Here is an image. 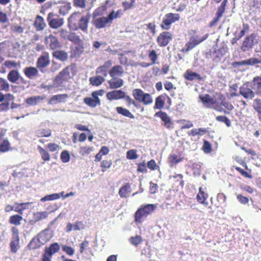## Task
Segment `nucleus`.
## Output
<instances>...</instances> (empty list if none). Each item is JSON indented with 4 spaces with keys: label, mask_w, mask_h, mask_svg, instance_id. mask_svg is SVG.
Instances as JSON below:
<instances>
[{
    "label": "nucleus",
    "mask_w": 261,
    "mask_h": 261,
    "mask_svg": "<svg viewBox=\"0 0 261 261\" xmlns=\"http://www.w3.org/2000/svg\"><path fill=\"white\" fill-rule=\"evenodd\" d=\"M185 76L187 80L190 81H193L194 80H198L200 81L202 80V77H201L200 74L196 72H193L192 71H187Z\"/></svg>",
    "instance_id": "obj_34"
},
{
    "label": "nucleus",
    "mask_w": 261,
    "mask_h": 261,
    "mask_svg": "<svg viewBox=\"0 0 261 261\" xmlns=\"http://www.w3.org/2000/svg\"><path fill=\"white\" fill-rule=\"evenodd\" d=\"M124 92L120 90H116L107 93V97L110 100L122 99L124 96Z\"/></svg>",
    "instance_id": "obj_16"
},
{
    "label": "nucleus",
    "mask_w": 261,
    "mask_h": 261,
    "mask_svg": "<svg viewBox=\"0 0 261 261\" xmlns=\"http://www.w3.org/2000/svg\"><path fill=\"white\" fill-rule=\"evenodd\" d=\"M44 98L45 97L42 96H34L27 98L25 102L29 106H35L43 100Z\"/></svg>",
    "instance_id": "obj_21"
},
{
    "label": "nucleus",
    "mask_w": 261,
    "mask_h": 261,
    "mask_svg": "<svg viewBox=\"0 0 261 261\" xmlns=\"http://www.w3.org/2000/svg\"><path fill=\"white\" fill-rule=\"evenodd\" d=\"M89 17L82 15L80 12L72 13L68 19V26L70 30L77 31L81 30L86 33L88 31Z\"/></svg>",
    "instance_id": "obj_1"
},
{
    "label": "nucleus",
    "mask_w": 261,
    "mask_h": 261,
    "mask_svg": "<svg viewBox=\"0 0 261 261\" xmlns=\"http://www.w3.org/2000/svg\"><path fill=\"white\" fill-rule=\"evenodd\" d=\"M155 116H158L164 122V125L167 128L171 127L170 119L167 114L162 111H160L155 113Z\"/></svg>",
    "instance_id": "obj_23"
},
{
    "label": "nucleus",
    "mask_w": 261,
    "mask_h": 261,
    "mask_svg": "<svg viewBox=\"0 0 261 261\" xmlns=\"http://www.w3.org/2000/svg\"><path fill=\"white\" fill-rule=\"evenodd\" d=\"M60 249V246L58 243H54L50 245V246L45 250V253L49 256L57 252Z\"/></svg>",
    "instance_id": "obj_28"
},
{
    "label": "nucleus",
    "mask_w": 261,
    "mask_h": 261,
    "mask_svg": "<svg viewBox=\"0 0 261 261\" xmlns=\"http://www.w3.org/2000/svg\"><path fill=\"white\" fill-rule=\"evenodd\" d=\"M239 93L244 98L247 99H252L254 96V92L247 85H244L242 86L240 89Z\"/></svg>",
    "instance_id": "obj_18"
},
{
    "label": "nucleus",
    "mask_w": 261,
    "mask_h": 261,
    "mask_svg": "<svg viewBox=\"0 0 261 261\" xmlns=\"http://www.w3.org/2000/svg\"><path fill=\"white\" fill-rule=\"evenodd\" d=\"M38 150L43 160L44 161H48L50 160V155L49 153L40 146H38Z\"/></svg>",
    "instance_id": "obj_44"
},
{
    "label": "nucleus",
    "mask_w": 261,
    "mask_h": 261,
    "mask_svg": "<svg viewBox=\"0 0 261 261\" xmlns=\"http://www.w3.org/2000/svg\"><path fill=\"white\" fill-rule=\"evenodd\" d=\"M53 56L57 59L62 62L67 60L68 58L67 53L62 50H56L53 53Z\"/></svg>",
    "instance_id": "obj_26"
},
{
    "label": "nucleus",
    "mask_w": 261,
    "mask_h": 261,
    "mask_svg": "<svg viewBox=\"0 0 261 261\" xmlns=\"http://www.w3.org/2000/svg\"><path fill=\"white\" fill-rule=\"evenodd\" d=\"M19 240L16 239H12L10 243V247L11 251L13 253H16L18 249V244Z\"/></svg>",
    "instance_id": "obj_49"
},
{
    "label": "nucleus",
    "mask_w": 261,
    "mask_h": 261,
    "mask_svg": "<svg viewBox=\"0 0 261 261\" xmlns=\"http://www.w3.org/2000/svg\"><path fill=\"white\" fill-rule=\"evenodd\" d=\"M126 158L129 160L136 159L138 158L136 150L131 149L128 150L126 153Z\"/></svg>",
    "instance_id": "obj_57"
},
{
    "label": "nucleus",
    "mask_w": 261,
    "mask_h": 261,
    "mask_svg": "<svg viewBox=\"0 0 261 261\" xmlns=\"http://www.w3.org/2000/svg\"><path fill=\"white\" fill-rule=\"evenodd\" d=\"M33 202H26V203H15L14 211L17 212L20 215L23 214V211L24 210L28 209L29 208V205L32 204Z\"/></svg>",
    "instance_id": "obj_24"
},
{
    "label": "nucleus",
    "mask_w": 261,
    "mask_h": 261,
    "mask_svg": "<svg viewBox=\"0 0 261 261\" xmlns=\"http://www.w3.org/2000/svg\"><path fill=\"white\" fill-rule=\"evenodd\" d=\"M117 112L125 117L134 119V116L130 112V111L121 107H118L116 108Z\"/></svg>",
    "instance_id": "obj_32"
},
{
    "label": "nucleus",
    "mask_w": 261,
    "mask_h": 261,
    "mask_svg": "<svg viewBox=\"0 0 261 261\" xmlns=\"http://www.w3.org/2000/svg\"><path fill=\"white\" fill-rule=\"evenodd\" d=\"M0 86L1 90L8 91L10 89V85L8 82L4 79L0 77Z\"/></svg>",
    "instance_id": "obj_51"
},
{
    "label": "nucleus",
    "mask_w": 261,
    "mask_h": 261,
    "mask_svg": "<svg viewBox=\"0 0 261 261\" xmlns=\"http://www.w3.org/2000/svg\"><path fill=\"white\" fill-rule=\"evenodd\" d=\"M164 100L165 96L163 95H160L156 97L154 108L158 109H161L163 108L164 105Z\"/></svg>",
    "instance_id": "obj_42"
},
{
    "label": "nucleus",
    "mask_w": 261,
    "mask_h": 261,
    "mask_svg": "<svg viewBox=\"0 0 261 261\" xmlns=\"http://www.w3.org/2000/svg\"><path fill=\"white\" fill-rule=\"evenodd\" d=\"M67 97L68 95L66 94L54 95L49 99L48 103L50 105H56L57 102H65Z\"/></svg>",
    "instance_id": "obj_19"
},
{
    "label": "nucleus",
    "mask_w": 261,
    "mask_h": 261,
    "mask_svg": "<svg viewBox=\"0 0 261 261\" xmlns=\"http://www.w3.org/2000/svg\"><path fill=\"white\" fill-rule=\"evenodd\" d=\"M84 102L90 107L95 108L99 105L94 99L91 97H86L84 99Z\"/></svg>",
    "instance_id": "obj_55"
},
{
    "label": "nucleus",
    "mask_w": 261,
    "mask_h": 261,
    "mask_svg": "<svg viewBox=\"0 0 261 261\" xmlns=\"http://www.w3.org/2000/svg\"><path fill=\"white\" fill-rule=\"evenodd\" d=\"M93 151V147L83 146L80 147L79 153L81 155L84 156L90 154Z\"/></svg>",
    "instance_id": "obj_47"
},
{
    "label": "nucleus",
    "mask_w": 261,
    "mask_h": 261,
    "mask_svg": "<svg viewBox=\"0 0 261 261\" xmlns=\"http://www.w3.org/2000/svg\"><path fill=\"white\" fill-rule=\"evenodd\" d=\"M255 36L253 34L247 36L243 42L241 46L242 50L245 51L251 48L253 46V40Z\"/></svg>",
    "instance_id": "obj_15"
},
{
    "label": "nucleus",
    "mask_w": 261,
    "mask_h": 261,
    "mask_svg": "<svg viewBox=\"0 0 261 261\" xmlns=\"http://www.w3.org/2000/svg\"><path fill=\"white\" fill-rule=\"evenodd\" d=\"M179 18L178 14L170 13L166 14L163 19L161 24V27L166 30H168L170 28L171 24L178 20Z\"/></svg>",
    "instance_id": "obj_4"
},
{
    "label": "nucleus",
    "mask_w": 261,
    "mask_h": 261,
    "mask_svg": "<svg viewBox=\"0 0 261 261\" xmlns=\"http://www.w3.org/2000/svg\"><path fill=\"white\" fill-rule=\"evenodd\" d=\"M48 215L47 212H38L33 214V219L30 221V223L32 225H34L37 222L43 219H46Z\"/></svg>",
    "instance_id": "obj_17"
},
{
    "label": "nucleus",
    "mask_w": 261,
    "mask_h": 261,
    "mask_svg": "<svg viewBox=\"0 0 261 261\" xmlns=\"http://www.w3.org/2000/svg\"><path fill=\"white\" fill-rule=\"evenodd\" d=\"M238 200L243 204H247L249 202V199L248 197L244 196L242 194H239L237 196Z\"/></svg>",
    "instance_id": "obj_61"
},
{
    "label": "nucleus",
    "mask_w": 261,
    "mask_h": 261,
    "mask_svg": "<svg viewBox=\"0 0 261 261\" xmlns=\"http://www.w3.org/2000/svg\"><path fill=\"white\" fill-rule=\"evenodd\" d=\"M145 93L140 89H135L133 91V95L134 98L140 102L141 101Z\"/></svg>",
    "instance_id": "obj_41"
},
{
    "label": "nucleus",
    "mask_w": 261,
    "mask_h": 261,
    "mask_svg": "<svg viewBox=\"0 0 261 261\" xmlns=\"http://www.w3.org/2000/svg\"><path fill=\"white\" fill-rule=\"evenodd\" d=\"M124 73L123 67L120 65H116L110 70L109 74L112 77L121 76Z\"/></svg>",
    "instance_id": "obj_20"
},
{
    "label": "nucleus",
    "mask_w": 261,
    "mask_h": 261,
    "mask_svg": "<svg viewBox=\"0 0 261 261\" xmlns=\"http://www.w3.org/2000/svg\"><path fill=\"white\" fill-rule=\"evenodd\" d=\"M199 98L202 103L205 105L207 108H211V105H215L213 108L219 112H224L225 113H229V112H227L224 110L221 106H219L217 105V101L212 97L209 94H206L204 95H200Z\"/></svg>",
    "instance_id": "obj_3"
},
{
    "label": "nucleus",
    "mask_w": 261,
    "mask_h": 261,
    "mask_svg": "<svg viewBox=\"0 0 261 261\" xmlns=\"http://www.w3.org/2000/svg\"><path fill=\"white\" fill-rule=\"evenodd\" d=\"M143 241L142 238L140 236L137 235L135 237H131L129 239V243L134 246H138Z\"/></svg>",
    "instance_id": "obj_40"
},
{
    "label": "nucleus",
    "mask_w": 261,
    "mask_h": 261,
    "mask_svg": "<svg viewBox=\"0 0 261 261\" xmlns=\"http://www.w3.org/2000/svg\"><path fill=\"white\" fill-rule=\"evenodd\" d=\"M227 2V0H223L220 6L218 7L216 12V17L210 22V25L211 27L215 25L219 20L220 18L222 16L225 12Z\"/></svg>",
    "instance_id": "obj_7"
},
{
    "label": "nucleus",
    "mask_w": 261,
    "mask_h": 261,
    "mask_svg": "<svg viewBox=\"0 0 261 261\" xmlns=\"http://www.w3.org/2000/svg\"><path fill=\"white\" fill-rule=\"evenodd\" d=\"M60 198V194L58 193H54L50 195H46L41 199V201L45 202L46 201H50L58 199Z\"/></svg>",
    "instance_id": "obj_45"
},
{
    "label": "nucleus",
    "mask_w": 261,
    "mask_h": 261,
    "mask_svg": "<svg viewBox=\"0 0 261 261\" xmlns=\"http://www.w3.org/2000/svg\"><path fill=\"white\" fill-rule=\"evenodd\" d=\"M196 198L198 202L207 205V202H205V200L207 198V195L204 192L202 191L201 188L199 189V192L197 194Z\"/></svg>",
    "instance_id": "obj_33"
},
{
    "label": "nucleus",
    "mask_w": 261,
    "mask_h": 261,
    "mask_svg": "<svg viewBox=\"0 0 261 261\" xmlns=\"http://www.w3.org/2000/svg\"><path fill=\"white\" fill-rule=\"evenodd\" d=\"M148 57L150 60L152 61L151 64H154L155 63L156 60L158 59V55L156 53V51L154 50H152L150 51Z\"/></svg>",
    "instance_id": "obj_62"
},
{
    "label": "nucleus",
    "mask_w": 261,
    "mask_h": 261,
    "mask_svg": "<svg viewBox=\"0 0 261 261\" xmlns=\"http://www.w3.org/2000/svg\"><path fill=\"white\" fill-rule=\"evenodd\" d=\"M225 50L222 47L218 49L215 48L213 51H210L209 55L211 58L214 61H219L222 57L225 55Z\"/></svg>",
    "instance_id": "obj_13"
},
{
    "label": "nucleus",
    "mask_w": 261,
    "mask_h": 261,
    "mask_svg": "<svg viewBox=\"0 0 261 261\" xmlns=\"http://www.w3.org/2000/svg\"><path fill=\"white\" fill-rule=\"evenodd\" d=\"M34 25L37 31H42L45 28L46 24L43 17L40 16H37L34 23Z\"/></svg>",
    "instance_id": "obj_25"
},
{
    "label": "nucleus",
    "mask_w": 261,
    "mask_h": 261,
    "mask_svg": "<svg viewBox=\"0 0 261 261\" xmlns=\"http://www.w3.org/2000/svg\"><path fill=\"white\" fill-rule=\"evenodd\" d=\"M19 74L17 70H12L7 75L8 80L12 83H16L19 79Z\"/></svg>",
    "instance_id": "obj_27"
},
{
    "label": "nucleus",
    "mask_w": 261,
    "mask_h": 261,
    "mask_svg": "<svg viewBox=\"0 0 261 261\" xmlns=\"http://www.w3.org/2000/svg\"><path fill=\"white\" fill-rule=\"evenodd\" d=\"M24 73L28 78L32 79L38 74V71L35 67H29L24 69Z\"/></svg>",
    "instance_id": "obj_29"
},
{
    "label": "nucleus",
    "mask_w": 261,
    "mask_h": 261,
    "mask_svg": "<svg viewBox=\"0 0 261 261\" xmlns=\"http://www.w3.org/2000/svg\"><path fill=\"white\" fill-rule=\"evenodd\" d=\"M45 42L46 45L52 50L56 49L61 46L58 39L53 35H49L46 37Z\"/></svg>",
    "instance_id": "obj_8"
},
{
    "label": "nucleus",
    "mask_w": 261,
    "mask_h": 261,
    "mask_svg": "<svg viewBox=\"0 0 261 261\" xmlns=\"http://www.w3.org/2000/svg\"><path fill=\"white\" fill-rule=\"evenodd\" d=\"M169 161L171 166L176 165L179 162V158L174 153L171 154L169 157Z\"/></svg>",
    "instance_id": "obj_52"
},
{
    "label": "nucleus",
    "mask_w": 261,
    "mask_h": 261,
    "mask_svg": "<svg viewBox=\"0 0 261 261\" xmlns=\"http://www.w3.org/2000/svg\"><path fill=\"white\" fill-rule=\"evenodd\" d=\"M172 35L168 32H164L160 34L157 39V42L160 46H166L171 40Z\"/></svg>",
    "instance_id": "obj_11"
},
{
    "label": "nucleus",
    "mask_w": 261,
    "mask_h": 261,
    "mask_svg": "<svg viewBox=\"0 0 261 261\" xmlns=\"http://www.w3.org/2000/svg\"><path fill=\"white\" fill-rule=\"evenodd\" d=\"M72 226L73 230H80L85 228V225L82 221H77Z\"/></svg>",
    "instance_id": "obj_59"
},
{
    "label": "nucleus",
    "mask_w": 261,
    "mask_h": 261,
    "mask_svg": "<svg viewBox=\"0 0 261 261\" xmlns=\"http://www.w3.org/2000/svg\"><path fill=\"white\" fill-rule=\"evenodd\" d=\"M10 149V143L7 140H4L0 144V151L3 152L8 151Z\"/></svg>",
    "instance_id": "obj_50"
},
{
    "label": "nucleus",
    "mask_w": 261,
    "mask_h": 261,
    "mask_svg": "<svg viewBox=\"0 0 261 261\" xmlns=\"http://www.w3.org/2000/svg\"><path fill=\"white\" fill-rule=\"evenodd\" d=\"M74 5L77 7L84 8L86 7L85 0H74Z\"/></svg>",
    "instance_id": "obj_64"
},
{
    "label": "nucleus",
    "mask_w": 261,
    "mask_h": 261,
    "mask_svg": "<svg viewBox=\"0 0 261 261\" xmlns=\"http://www.w3.org/2000/svg\"><path fill=\"white\" fill-rule=\"evenodd\" d=\"M105 81V78L101 75H97L89 79V82L93 86H99Z\"/></svg>",
    "instance_id": "obj_31"
},
{
    "label": "nucleus",
    "mask_w": 261,
    "mask_h": 261,
    "mask_svg": "<svg viewBox=\"0 0 261 261\" xmlns=\"http://www.w3.org/2000/svg\"><path fill=\"white\" fill-rule=\"evenodd\" d=\"M35 135L38 137H48L51 135L49 129H38L35 131Z\"/></svg>",
    "instance_id": "obj_35"
},
{
    "label": "nucleus",
    "mask_w": 261,
    "mask_h": 261,
    "mask_svg": "<svg viewBox=\"0 0 261 261\" xmlns=\"http://www.w3.org/2000/svg\"><path fill=\"white\" fill-rule=\"evenodd\" d=\"M216 119L218 121L224 122L228 127H229L231 125L230 120L225 116H218Z\"/></svg>",
    "instance_id": "obj_53"
},
{
    "label": "nucleus",
    "mask_w": 261,
    "mask_h": 261,
    "mask_svg": "<svg viewBox=\"0 0 261 261\" xmlns=\"http://www.w3.org/2000/svg\"><path fill=\"white\" fill-rule=\"evenodd\" d=\"M140 102L143 103L144 105H147L152 102V99L150 94L145 93Z\"/></svg>",
    "instance_id": "obj_54"
},
{
    "label": "nucleus",
    "mask_w": 261,
    "mask_h": 261,
    "mask_svg": "<svg viewBox=\"0 0 261 261\" xmlns=\"http://www.w3.org/2000/svg\"><path fill=\"white\" fill-rule=\"evenodd\" d=\"M70 69L71 67L67 66L59 73L54 81V85L56 87L62 85L64 82L67 81L70 78Z\"/></svg>",
    "instance_id": "obj_5"
},
{
    "label": "nucleus",
    "mask_w": 261,
    "mask_h": 261,
    "mask_svg": "<svg viewBox=\"0 0 261 261\" xmlns=\"http://www.w3.org/2000/svg\"><path fill=\"white\" fill-rule=\"evenodd\" d=\"M67 40L76 44H79L82 42V40L80 39V36L76 35L74 32H70Z\"/></svg>",
    "instance_id": "obj_37"
},
{
    "label": "nucleus",
    "mask_w": 261,
    "mask_h": 261,
    "mask_svg": "<svg viewBox=\"0 0 261 261\" xmlns=\"http://www.w3.org/2000/svg\"><path fill=\"white\" fill-rule=\"evenodd\" d=\"M22 219L23 218L21 216L14 215L10 217L9 222L10 223L15 225H19L20 224V222Z\"/></svg>",
    "instance_id": "obj_39"
},
{
    "label": "nucleus",
    "mask_w": 261,
    "mask_h": 261,
    "mask_svg": "<svg viewBox=\"0 0 261 261\" xmlns=\"http://www.w3.org/2000/svg\"><path fill=\"white\" fill-rule=\"evenodd\" d=\"M96 73L97 74H101L100 75L103 76L104 78L108 75L107 70L102 66H99L96 69Z\"/></svg>",
    "instance_id": "obj_63"
},
{
    "label": "nucleus",
    "mask_w": 261,
    "mask_h": 261,
    "mask_svg": "<svg viewBox=\"0 0 261 261\" xmlns=\"http://www.w3.org/2000/svg\"><path fill=\"white\" fill-rule=\"evenodd\" d=\"M41 245H43L40 241L37 236L34 237L31 241L29 243L28 247L31 249H34L40 247Z\"/></svg>",
    "instance_id": "obj_36"
},
{
    "label": "nucleus",
    "mask_w": 261,
    "mask_h": 261,
    "mask_svg": "<svg viewBox=\"0 0 261 261\" xmlns=\"http://www.w3.org/2000/svg\"><path fill=\"white\" fill-rule=\"evenodd\" d=\"M53 236V232L49 229H45L37 235L40 242L43 245L49 241Z\"/></svg>",
    "instance_id": "obj_9"
},
{
    "label": "nucleus",
    "mask_w": 261,
    "mask_h": 261,
    "mask_svg": "<svg viewBox=\"0 0 261 261\" xmlns=\"http://www.w3.org/2000/svg\"><path fill=\"white\" fill-rule=\"evenodd\" d=\"M254 108L258 113L259 120L261 121V100L255 99Z\"/></svg>",
    "instance_id": "obj_48"
},
{
    "label": "nucleus",
    "mask_w": 261,
    "mask_h": 261,
    "mask_svg": "<svg viewBox=\"0 0 261 261\" xmlns=\"http://www.w3.org/2000/svg\"><path fill=\"white\" fill-rule=\"evenodd\" d=\"M130 192V186L128 184H127L119 189V194L122 198L126 197Z\"/></svg>",
    "instance_id": "obj_30"
},
{
    "label": "nucleus",
    "mask_w": 261,
    "mask_h": 261,
    "mask_svg": "<svg viewBox=\"0 0 261 261\" xmlns=\"http://www.w3.org/2000/svg\"><path fill=\"white\" fill-rule=\"evenodd\" d=\"M71 9V6L69 3L65 4L64 5H62L59 8V13L62 15H65L67 14Z\"/></svg>",
    "instance_id": "obj_46"
},
{
    "label": "nucleus",
    "mask_w": 261,
    "mask_h": 261,
    "mask_svg": "<svg viewBox=\"0 0 261 261\" xmlns=\"http://www.w3.org/2000/svg\"><path fill=\"white\" fill-rule=\"evenodd\" d=\"M47 21L49 27L53 29H58L64 23V19L62 18H54V14L49 13L47 17Z\"/></svg>",
    "instance_id": "obj_6"
},
{
    "label": "nucleus",
    "mask_w": 261,
    "mask_h": 261,
    "mask_svg": "<svg viewBox=\"0 0 261 261\" xmlns=\"http://www.w3.org/2000/svg\"><path fill=\"white\" fill-rule=\"evenodd\" d=\"M50 63L49 54L47 52H43L38 59L37 67L38 68H44L47 66Z\"/></svg>",
    "instance_id": "obj_12"
},
{
    "label": "nucleus",
    "mask_w": 261,
    "mask_h": 261,
    "mask_svg": "<svg viewBox=\"0 0 261 261\" xmlns=\"http://www.w3.org/2000/svg\"><path fill=\"white\" fill-rule=\"evenodd\" d=\"M156 207V205L152 204L142 205L135 213V221L136 223H141L145 218L155 210Z\"/></svg>",
    "instance_id": "obj_2"
},
{
    "label": "nucleus",
    "mask_w": 261,
    "mask_h": 261,
    "mask_svg": "<svg viewBox=\"0 0 261 261\" xmlns=\"http://www.w3.org/2000/svg\"><path fill=\"white\" fill-rule=\"evenodd\" d=\"M202 149L205 153H208L212 151V145L207 140H204Z\"/></svg>",
    "instance_id": "obj_56"
},
{
    "label": "nucleus",
    "mask_w": 261,
    "mask_h": 261,
    "mask_svg": "<svg viewBox=\"0 0 261 261\" xmlns=\"http://www.w3.org/2000/svg\"><path fill=\"white\" fill-rule=\"evenodd\" d=\"M207 133V130L205 128H194L191 130L190 134L193 136L197 135L202 136Z\"/></svg>",
    "instance_id": "obj_43"
},
{
    "label": "nucleus",
    "mask_w": 261,
    "mask_h": 261,
    "mask_svg": "<svg viewBox=\"0 0 261 261\" xmlns=\"http://www.w3.org/2000/svg\"><path fill=\"white\" fill-rule=\"evenodd\" d=\"M93 24L96 28L100 29L106 27L107 25H110L111 24L107 17H100L98 18H94Z\"/></svg>",
    "instance_id": "obj_10"
},
{
    "label": "nucleus",
    "mask_w": 261,
    "mask_h": 261,
    "mask_svg": "<svg viewBox=\"0 0 261 261\" xmlns=\"http://www.w3.org/2000/svg\"><path fill=\"white\" fill-rule=\"evenodd\" d=\"M61 160L63 163H67L70 160V155L69 152L66 151H63L61 154Z\"/></svg>",
    "instance_id": "obj_58"
},
{
    "label": "nucleus",
    "mask_w": 261,
    "mask_h": 261,
    "mask_svg": "<svg viewBox=\"0 0 261 261\" xmlns=\"http://www.w3.org/2000/svg\"><path fill=\"white\" fill-rule=\"evenodd\" d=\"M111 89H117L122 87L123 85V80L118 77H112L108 82Z\"/></svg>",
    "instance_id": "obj_22"
},
{
    "label": "nucleus",
    "mask_w": 261,
    "mask_h": 261,
    "mask_svg": "<svg viewBox=\"0 0 261 261\" xmlns=\"http://www.w3.org/2000/svg\"><path fill=\"white\" fill-rule=\"evenodd\" d=\"M206 37H203L200 39H196L195 38H191L189 42H188L186 44V47L183 48L181 51L182 52L188 51L194 47H195L196 45L199 44L200 43L204 41Z\"/></svg>",
    "instance_id": "obj_14"
},
{
    "label": "nucleus",
    "mask_w": 261,
    "mask_h": 261,
    "mask_svg": "<svg viewBox=\"0 0 261 261\" xmlns=\"http://www.w3.org/2000/svg\"><path fill=\"white\" fill-rule=\"evenodd\" d=\"M235 169L236 170L238 171L241 174V175H242L243 176L246 177V178H252V176L249 173H248L247 172L244 171L243 169H242L241 168L239 167H235Z\"/></svg>",
    "instance_id": "obj_60"
},
{
    "label": "nucleus",
    "mask_w": 261,
    "mask_h": 261,
    "mask_svg": "<svg viewBox=\"0 0 261 261\" xmlns=\"http://www.w3.org/2000/svg\"><path fill=\"white\" fill-rule=\"evenodd\" d=\"M219 97L221 100V105L225 107L228 111H230L234 108L233 106L229 102L225 101V97L221 94H219Z\"/></svg>",
    "instance_id": "obj_38"
}]
</instances>
